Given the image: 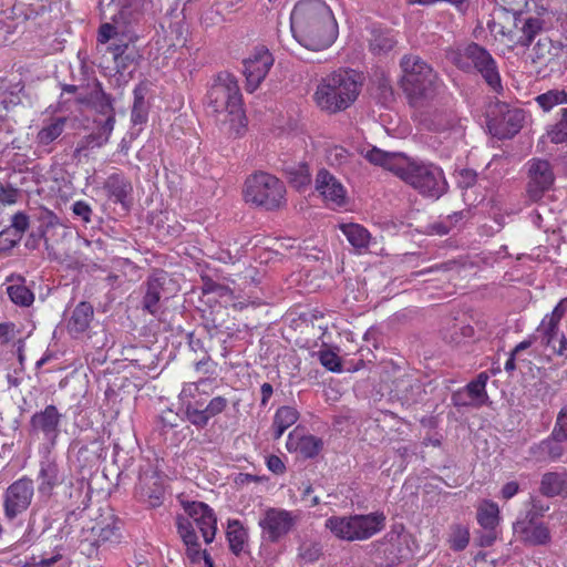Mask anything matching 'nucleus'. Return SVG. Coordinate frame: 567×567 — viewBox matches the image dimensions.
<instances>
[{"label": "nucleus", "mask_w": 567, "mask_h": 567, "mask_svg": "<svg viewBox=\"0 0 567 567\" xmlns=\"http://www.w3.org/2000/svg\"><path fill=\"white\" fill-rule=\"evenodd\" d=\"M293 38L306 49L320 51L337 39L338 24L323 0H301L290 14Z\"/></svg>", "instance_id": "1"}, {"label": "nucleus", "mask_w": 567, "mask_h": 567, "mask_svg": "<svg viewBox=\"0 0 567 567\" xmlns=\"http://www.w3.org/2000/svg\"><path fill=\"white\" fill-rule=\"evenodd\" d=\"M207 105L217 121L228 125L227 132L240 136L246 130L247 118L243 110L241 94L237 81L229 73H220L207 93Z\"/></svg>", "instance_id": "2"}, {"label": "nucleus", "mask_w": 567, "mask_h": 567, "mask_svg": "<svg viewBox=\"0 0 567 567\" xmlns=\"http://www.w3.org/2000/svg\"><path fill=\"white\" fill-rule=\"evenodd\" d=\"M363 84L362 75L351 69H339L324 76L318 84L315 99L321 110L338 113L350 107L358 99Z\"/></svg>", "instance_id": "3"}, {"label": "nucleus", "mask_w": 567, "mask_h": 567, "mask_svg": "<svg viewBox=\"0 0 567 567\" xmlns=\"http://www.w3.org/2000/svg\"><path fill=\"white\" fill-rule=\"evenodd\" d=\"M447 58L458 70L480 74L493 91L503 90L497 62L488 50L478 43L471 42L461 50H451Z\"/></svg>", "instance_id": "4"}, {"label": "nucleus", "mask_w": 567, "mask_h": 567, "mask_svg": "<svg viewBox=\"0 0 567 567\" xmlns=\"http://www.w3.org/2000/svg\"><path fill=\"white\" fill-rule=\"evenodd\" d=\"M398 177L422 196L433 199H439L449 189L443 169L433 163L411 161L405 157Z\"/></svg>", "instance_id": "5"}, {"label": "nucleus", "mask_w": 567, "mask_h": 567, "mask_svg": "<svg viewBox=\"0 0 567 567\" xmlns=\"http://www.w3.org/2000/svg\"><path fill=\"white\" fill-rule=\"evenodd\" d=\"M244 196L247 203L266 210L280 209L286 205L285 184L266 172H256L247 177Z\"/></svg>", "instance_id": "6"}, {"label": "nucleus", "mask_w": 567, "mask_h": 567, "mask_svg": "<svg viewBox=\"0 0 567 567\" xmlns=\"http://www.w3.org/2000/svg\"><path fill=\"white\" fill-rule=\"evenodd\" d=\"M35 495L34 483L28 476L12 482L2 494V512L8 523H14L32 505Z\"/></svg>", "instance_id": "7"}, {"label": "nucleus", "mask_w": 567, "mask_h": 567, "mask_svg": "<svg viewBox=\"0 0 567 567\" xmlns=\"http://www.w3.org/2000/svg\"><path fill=\"white\" fill-rule=\"evenodd\" d=\"M525 112L518 107H511L507 103L497 102L487 113V126L493 136L504 140L512 138L523 127Z\"/></svg>", "instance_id": "8"}, {"label": "nucleus", "mask_w": 567, "mask_h": 567, "mask_svg": "<svg viewBox=\"0 0 567 567\" xmlns=\"http://www.w3.org/2000/svg\"><path fill=\"white\" fill-rule=\"evenodd\" d=\"M64 415L54 404L47 405L43 410L32 414L29 421V434L38 440H43L54 446L61 433Z\"/></svg>", "instance_id": "9"}, {"label": "nucleus", "mask_w": 567, "mask_h": 567, "mask_svg": "<svg viewBox=\"0 0 567 567\" xmlns=\"http://www.w3.org/2000/svg\"><path fill=\"white\" fill-rule=\"evenodd\" d=\"M169 276L163 270H155L142 285L144 291L141 307L152 316H157L162 309V300L171 297Z\"/></svg>", "instance_id": "10"}, {"label": "nucleus", "mask_w": 567, "mask_h": 567, "mask_svg": "<svg viewBox=\"0 0 567 567\" xmlns=\"http://www.w3.org/2000/svg\"><path fill=\"white\" fill-rule=\"evenodd\" d=\"M297 515L282 508H268L259 519L262 538L269 543H277L286 536L296 525Z\"/></svg>", "instance_id": "11"}, {"label": "nucleus", "mask_w": 567, "mask_h": 567, "mask_svg": "<svg viewBox=\"0 0 567 567\" xmlns=\"http://www.w3.org/2000/svg\"><path fill=\"white\" fill-rule=\"evenodd\" d=\"M527 166V195L530 200L538 202L553 187L555 174L550 163L546 159L532 158L528 161Z\"/></svg>", "instance_id": "12"}, {"label": "nucleus", "mask_w": 567, "mask_h": 567, "mask_svg": "<svg viewBox=\"0 0 567 567\" xmlns=\"http://www.w3.org/2000/svg\"><path fill=\"white\" fill-rule=\"evenodd\" d=\"M145 3L146 0H110L104 4V0H100L97 8L102 19L128 24L142 16Z\"/></svg>", "instance_id": "13"}, {"label": "nucleus", "mask_w": 567, "mask_h": 567, "mask_svg": "<svg viewBox=\"0 0 567 567\" xmlns=\"http://www.w3.org/2000/svg\"><path fill=\"white\" fill-rule=\"evenodd\" d=\"M274 64V58L265 47L257 48L255 52L244 60V74L246 89L254 92L260 85Z\"/></svg>", "instance_id": "14"}, {"label": "nucleus", "mask_w": 567, "mask_h": 567, "mask_svg": "<svg viewBox=\"0 0 567 567\" xmlns=\"http://www.w3.org/2000/svg\"><path fill=\"white\" fill-rule=\"evenodd\" d=\"M412 551L405 538L400 535H391L380 543L375 550V563L381 567H393L402 561L411 559Z\"/></svg>", "instance_id": "15"}, {"label": "nucleus", "mask_w": 567, "mask_h": 567, "mask_svg": "<svg viewBox=\"0 0 567 567\" xmlns=\"http://www.w3.org/2000/svg\"><path fill=\"white\" fill-rule=\"evenodd\" d=\"M188 520L197 526L205 543L214 540L217 530V518L214 511L203 502H187L184 505Z\"/></svg>", "instance_id": "16"}, {"label": "nucleus", "mask_w": 567, "mask_h": 567, "mask_svg": "<svg viewBox=\"0 0 567 567\" xmlns=\"http://www.w3.org/2000/svg\"><path fill=\"white\" fill-rule=\"evenodd\" d=\"M114 99L103 90L102 83L97 79L89 82L87 94L79 97V104L94 110V116L115 117Z\"/></svg>", "instance_id": "17"}, {"label": "nucleus", "mask_w": 567, "mask_h": 567, "mask_svg": "<svg viewBox=\"0 0 567 567\" xmlns=\"http://www.w3.org/2000/svg\"><path fill=\"white\" fill-rule=\"evenodd\" d=\"M316 189L327 203L342 206L346 203V189L327 169L322 168L316 176Z\"/></svg>", "instance_id": "18"}, {"label": "nucleus", "mask_w": 567, "mask_h": 567, "mask_svg": "<svg viewBox=\"0 0 567 567\" xmlns=\"http://www.w3.org/2000/svg\"><path fill=\"white\" fill-rule=\"evenodd\" d=\"M415 78L417 81L413 84L401 81V86L412 104H419L421 101L432 97L435 94L437 83L436 73H433V76L421 73Z\"/></svg>", "instance_id": "19"}, {"label": "nucleus", "mask_w": 567, "mask_h": 567, "mask_svg": "<svg viewBox=\"0 0 567 567\" xmlns=\"http://www.w3.org/2000/svg\"><path fill=\"white\" fill-rule=\"evenodd\" d=\"M564 44L560 41H553L550 38H540L533 48L532 62L542 66L557 64Z\"/></svg>", "instance_id": "20"}, {"label": "nucleus", "mask_w": 567, "mask_h": 567, "mask_svg": "<svg viewBox=\"0 0 567 567\" xmlns=\"http://www.w3.org/2000/svg\"><path fill=\"white\" fill-rule=\"evenodd\" d=\"M136 491L140 499L150 507H158L162 505L164 487L157 475L152 474L140 477V484Z\"/></svg>", "instance_id": "21"}, {"label": "nucleus", "mask_w": 567, "mask_h": 567, "mask_svg": "<svg viewBox=\"0 0 567 567\" xmlns=\"http://www.w3.org/2000/svg\"><path fill=\"white\" fill-rule=\"evenodd\" d=\"M513 530L518 540L526 546H546L551 542L550 530L544 523L513 526Z\"/></svg>", "instance_id": "22"}, {"label": "nucleus", "mask_w": 567, "mask_h": 567, "mask_svg": "<svg viewBox=\"0 0 567 567\" xmlns=\"http://www.w3.org/2000/svg\"><path fill=\"white\" fill-rule=\"evenodd\" d=\"M322 447V440L315 435H299L297 431H292L288 435L287 449L289 451H298L307 458L317 456Z\"/></svg>", "instance_id": "23"}, {"label": "nucleus", "mask_w": 567, "mask_h": 567, "mask_svg": "<svg viewBox=\"0 0 567 567\" xmlns=\"http://www.w3.org/2000/svg\"><path fill=\"white\" fill-rule=\"evenodd\" d=\"M92 534L95 536L97 544L113 545L121 540V522L114 515L110 514L103 518L95 526L91 528Z\"/></svg>", "instance_id": "24"}, {"label": "nucleus", "mask_w": 567, "mask_h": 567, "mask_svg": "<svg viewBox=\"0 0 567 567\" xmlns=\"http://www.w3.org/2000/svg\"><path fill=\"white\" fill-rule=\"evenodd\" d=\"M38 480L39 493L43 496L50 497L53 493L54 487L61 484L62 482L59 465L56 464V462L49 458L42 461L40 463Z\"/></svg>", "instance_id": "25"}, {"label": "nucleus", "mask_w": 567, "mask_h": 567, "mask_svg": "<svg viewBox=\"0 0 567 567\" xmlns=\"http://www.w3.org/2000/svg\"><path fill=\"white\" fill-rule=\"evenodd\" d=\"M385 526V515L382 512H374L367 515H355L357 540L372 537Z\"/></svg>", "instance_id": "26"}, {"label": "nucleus", "mask_w": 567, "mask_h": 567, "mask_svg": "<svg viewBox=\"0 0 567 567\" xmlns=\"http://www.w3.org/2000/svg\"><path fill=\"white\" fill-rule=\"evenodd\" d=\"M514 25L522 32L517 43L523 47H528L543 30L544 20L537 17H524L523 13H517L514 17Z\"/></svg>", "instance_id": "27"}, {"label": "nucleus", "mask_w": 567, "mask_h": 567, "mask_svg": "<svg viewBox=\"0 0 567 567\" xmlns=\"http://www.w3.org/2000/svg\"><path fill=\"white\" fill-rule=\"evenodd\" d=\"M11 285L7 288L10 300L20 307H29L34 301V293L25 286V278L18 274H12L7 278Z\"/></svg>", "instance_id": "28"}, {"label": "nucleus", "mask_w": 567, "mask_h": 567, "mask_svg": "<svg viewBox=\"0 0 567 567\" xmlns=\"http://www.w3.org/2000/svg\"><path fill=\"white\" fill-rule=\"evenodd\" d=\"M324 525L337 538L348 542L357 540L355 515L331 516L326 520Z\"/></svg>", "instance_id": "29"}, {"label": "nucleus", "mask_w": 567, "mask_h": 567, "mask_svg": "<svg viewBox=\"0 0 567 567\" xmlns=\"http://www.w3.org/2000/svg\"><path fill=\"white\" fill-rule=\"evenodd\" d=\"M177 532L187 547V555L192 561L199 559L200 548L197 535L194 529V525L185 518V516L178 515L176 517Z\"/></svg>", "instance_id": "30"}, {"label": "nucleus", "mask_w": 567, "mask_h": 567, "mask_svg": "<svg viewBox=\"0 0 567 567\" xmlns=\"http://www.w3.org/2000/svg\"><path fill=\"white\" fill-rule=\"evenodd\" d=\"M401 69L403 72L401 81H406L410 84L415 83L417 80L415 75L427 74V76H433V69L424 60H422L419 55L406 54L401 59Z\"/></svg>", "instance_id": "31"}, {"label": "nucleus", "mask_w": 567, "mask_h": 567, "mask_svg": "<svg viewBox=\"0 0 567 567\" xmlns=\"http://www.w3.org/2000/svg\"><path fill=\"white\" fill-rule=\"evenodd\" d=\"M104 188L114 203H120L122 206L127 207V197L133 190L128 179L121 174H112L105 181Z\"/></svg>", "instance_id": "32"}, {"label": "nucleus", "mask_w": 567, "mask_h": 567, "mask_svg": "<svg viewBox=\"0 0 567 567\" xmlns=\"http://www.w3.org/2000/svg\"><path fill=\"white\" fill-rule=\"evenodd\" d=\"M365 158L374 165H380L385 169L399 176L400 171L405 161V156L395 153H388L380 148L373 147L365 154Z\"/></svg>", "instance_id": "33"}, {"label": "nucleus", "mask_w": 567, "mask_h": 567, "mask_svg": "<svg viewBox=\"0 0 567 567\" xmlns=\"http://www.w3.org/2000/svg\"><path fill=\"white\" fill-rule=\"evenodd\" d=\"M539 491L544 496H567V472L545 473L540 481Z\"/></svg>", "instance_id": "34"}, {"label": "nucleus", "mask_w": 567, "mask_h": 567, "mask_svg": "<svg viewBox=\"0 0 567 567\" xmlns=\"http://www.w3.org/2000/svg\"><path fill=\"white\" fill-rule=\"evenodd\" d=\"M94 310L90 302H80L68 321V330L70 333L79 334L84 332L93 319Z\"/></svg>", "instance_id": "35"}, {"label": "nucleus", "mask_w": 567, "mask_h": 567, "mask_svg": "<svg viewBox=\"0 0 567 567\" xmlns=\"http://www.w3.org/2000/svg\"><path fill=\"white\" fill-rule=\"evenodd\" d=\"M226 537L229 549L234 555L240 556L243 553H246L248 533L238 519L228 522Z\"/></svg>", "instance_id": "36"}, {"label": "nucleus", "mask_w": 567, "mask_h": 567, "mask_svg": "<svg viewBox=\"0 0 567 567\" xmlns=\"http://www.w3.org/2000/svg\"><path fill=\"white\" fill-rule=\"evenodd\" d=\"M298 419L299 412L295 408L288 405L280 406L276 411L272 420L271 427L274 440H279L286 430L293 425Z\"/></svg>", "instance_id": "37"}, {"label": "nucleus", "mask_w": 567, "mask_h": 567, "mask_svg": "<svg viewBox=\"0 0 567 567\" xmlns=\"http://www.w3.org/2000/svg\"><path fill=\"white\" fill-rule=\"evenodd\" d=\"M529 453L538 461H556L564 454V447L561 444L547 437L538 444L530 446Z\"/></svg>", "instance_id": "38"}, {"label": "nucleus", "mask_w": 567, "mask_h": 567, "mask_svg": "<svg viewBox=\"0 0 567 567\" xmlns=\"http://www.w3.org/2000/svg\"><path fill=\"white\" fill-rule=\"evenodd\" d=\"M284 172L288 182L298 190L303 189L311 182L309 166L306 163L286 165Z\"/></svg>", "instance_id": "39"}, {"label": "nucleus", "mask_w": 567, "mask_h": 567, "mask_svg": "<svg viewBox=\"0 0 567 567\" xmlns=\"http://www.w3.org/2000/svg\"><path fill=\"white\" fill-rule=\"evenodd\" d=\"M421 383L411 377L399 378L394 381V391L396 395L408 403L417 401V398L421 394Z\"/></svg>", "instance_id": "40"}, {"label": "nucleus", "mask_w": 567, "mask_h": 567, "mask_svg": "<svg viewBox=\"0 0 567 567\" xmlns=\"http://www.w3.org/2000/svg\"><path fill=\"white\" fill-rule=\"evenodd\" d=\"M146 87L142 84L134 89V103L131 112V121L134 125L144 124L148 117V106L145 101Z\"/></svg>", "instance_id": "41"}, {"label": "nucleus", "mask_w": 567, "mask_h": 567, "mask_svg": "<svg viewBox=\"0 0 567 567\" xmlns=\"http://www.w3.org/2000/svg\"><path fill=\"white\" fill-rule=\"evenodd\" d=\"M203 405V401H195L187 402L185 406H182L187 421L199 430L206 427L210 420Z\"/></svg>", "instance_id": "42"}, {"label": "nucleus", "mask_w": 567, "mask_h": 567, "mask_svg": "<svg viewBox=\"0 0 567 567\" xmlns=\"http://www.w3.org/2000/svg\"><path fill=\"white\" fill-rule=\"evenodd\" d=\"M341 229L347 237L348 241L358 249L367 248L369 245L370 234L369 231L358 225V224H348L342 225Z\"/></svg>", "instance_id": "43"}, {"label": "nucleus", "mask_w": 567, "mask_h": 567, "mask_svg": "<svg viewBox=\"0 0 567 567\" xmlns=\"http://www.w3.org/2000/svg\"><path fill=\"white\" fill-rule=\"evenodd\" d=\"M498 514L499 509L495 503L485 502L477 509V522L483 528L494 530L498 524Z\"/></svg>", "instance_id": "44"}, {"label": "nucleus", "mask_w": 567, "mask_h": 567, "mask_svg": "<svg viewBox=\"0 0 567 567\" xmlns=\"http://www.w3.org/2000/svg\"><path fill=\"white\" fill-rule=\"evenodd\" d=\"M65 122V117H56L49 125L42 127L37 135L39 144L49 145L55 141L63 133Z\"/></svg>", "instance_id": "45"}, {"label": "nucleus", "mask_w": 567, "mask_h": 567, "mask_svg": "<svg viewBox=\"0 0 567 567\" xmlns=\"http://www.w3.org/2000/svg\"><path fill=\"white\" fill-rule=\"evenodd\" d=\"M559 333V323L555 322L553 319L547 318L546 316L542 320L540 324L536 329V337L540 339V343L544 347H553V341L558 337Z\"/></svg>", "instance_id": "46"}, {"label": "nucleus", "mask_w": 567, "mask_h": 567, "mask_svg": "<svg viewBox=\"0 0 567 567\" xmlns=\"http://www.w3.org/2000/svg\"><path fill=\"white\" fill-rule=\"evenodd\" d=\"M538 105L545 111H550L554 106L567 103V92L565 90H549L536 97Z\"/></svg>", "instance_id": "47"}, {"label": "nucleus", "mask_w": 567, "mask_h": 567, "mask_svg": "<svg viewBox=\"0 0 567 567\" xmlns=\"http://www.w3.org/2000/svg\"><path fill=\"white\" fill-rule=\"evenodd\" d=\"M109 141V138L104 137L100 133L92 131L78 143V146L74 150V156H79L82 152L87 150L102 147L107 144Z\"/></svg>", "instance_id": "48"}, {"label": "nucleus", "mask_w": 567, "mask_h": 567, "mask_svg": "<svg viewBox=\"0 0 567 567\" xmlns=\"http://www.w3.org/2000/svg\"><path fill=\"white\" fill-rule=\"evenodd\" d=\"M463 218L462 212L453 213L452 215L446 216L445 218L432 223L429 228L431 233L443 236L447 235L456 224Z\"/></svg>", "instance_id": "49"}, {"label": "nucleus", "mask_w": 567, "mask_h": 567, "mask_svg": "<svg viewBox=\"0 0 567 567\" xmlns=\"http://www.w3.org/2000/svg\"><path fill=\"white\" fill-rule=\"evenodd\" d=\"M395 41L388 33L373 32L370 40V49L375 54L386 53L393 49Z\"/></svg>", "instance_id": "50"}, {"label": "nucleus", "mask_w": 567, "mask_h": 567, "mask_svg": "<svg viewBox=\"0 0 567 567\" xmlns=\"http://www.w3.org/2000/svg\"><path fill=\"white\" fill-rule=\"evenodd\" d=\"M322 555V545L317 540H305L299 546V557L306 563H315Z\"/></svg>", "instance_id": "51"}, {"label": "nucleus", "mask_w": 567, "mask_h": 567, "mask_svg": "<svg viewBox=\"0 0 567 567\" xmlns=\"http://www.w3.org/2000/svg\"><path fill=\"white\" fill-rule=\"evenodd\" d=\"M551 143L559 144L567 140V107L561 111V118L547 130Z\"/></svg>", "instance_id": "52"}, {"label": "nucleus", "mask_w": 567, "mask_h": 567, "mask_svg": "<svg viewBox=\"0 0 567 567\" xmlns=\"http://www.w3.org/2000/svg\"><path fill=\"white\" fill-rule=\"evenodd\" d=\"M450 546L455 551H461L466 548L470 542V533L466 527L462 525H454L450 537Z\"/></svg>", "instance_id": "53"}, {"label": "nucleus", "mask_w": 567, "mask_h": 567, "mask_svg": "<svg viewBox=\"0 0 567 567\" xmlns=\"http://www.w3.org/2000/svg\"><path fill=\"white\" fill-rule=\"evenodd\" d=\"M548 437L558 444L567 441V419L565 412H558L554 429Z\"/></svg>", "instance_id": "54"}, {"label": "nucleus", "mask_w": 567, "mask_h": 567, "mask_svg": "<svg viewBox=\"0 0 567 567\" xmlns=\"http://www.w3.org/2000/svg\"><path fill=\"white\" fill-rule=\"evenodd\" d=\"M22 237L16 234L9 226L0 231V252L8 254L14 248Z\"/></svg>", "instance_id": "55"}, {"label": "nucleus", "mask_w": 567, "mask_h": 567, "mask_svg": "<svg viewBox=\"0 0 567 567\" xmlns=\"http://www.w3.org/2000/svg\"><path fill=\"white\" fill-rule=\"evenodd\" d=\"M115 122L116 120L113 116H94L92 121L93 131L110 140L114 130Z\"/></svg>", "instance_id": "56"}, {"label": "nucleus", "mask_w": 567, "mask_h": 567, "mask_svg": "<svg viewBox=\"0 0 567 567\" xmlns=\"http://www.w3.org/2000/svg\"><path fill=\"white\" fill-rule=\"evenodd\" d=\"M205 383V380H199L198 382L186 383L178 399L181 401L182 406H185L187 402H195L197 394L199 393V386Z\"/></svg>", "instance_id": "57"}, {"label": "nucleus", "mask_w": 567, "mask_h": 567, "mask_svg": "<svg viewBox=\"0 0 567 567\" xmlns=\"http://www.w3.org/2000/svg\"><path fill=\"white\" fill-rule=\"evenodd\" d=\"M140 58H141V55L134 47L131 50H128L127 52L123 53L122 55L115 56L114 62H115L117 71L123 72L130 65L137 63Z\"/></svg>", "instance_id": "58"}, {"label": "nucleus", "mask_w": 567, "mask_h": 567, "mask_svg": "<svg viewBox=\"0 0 567 567\" xmlns=\"http://www.w3.org/2000/svg\"><path fill=\"white\" fill-rule=\"evenodd\" d=\"M464 389L478 408L485 404L486 401L488 400L486 389H483L474 381H471L468 384H466Z\"/></svg>", "instance_id": "59"}, {"label": "nucleus", "mask_w": 567, "mask_h": 567, "mask_svg": "<svg viewBox=\"0 0 567 567\" xmlns=\"http://www.w3.org/2000/svg\"><path fill=\"white\" fill-rule=\"evenodd\" d=\"M29 216L23 212H18L11 217V224L9 227L20 237H23V234L29 228Z\"/></svg>", "instance_id": "60"}, {"label": "nucleus", "mask_w": 567, "mask_h": 567, "mask_svg": "<svg viewBox=\"0 0 567 567\" xmlns=\"http://www.w3.org/2000/svg\"><path fill=\"white\" fill-rule=\"evenodd\" d=\"M320 362L324 368L332 372H339L342 369L340 358L330 350L320 352Z\"/></svg>", "instance_id": "61"}, {"label": "nucleus", "mask_w": 567, "mask_h": 567, "mask_svg": "<svg viewBox=\"0 0 567 567\" xmlns=\"http://www.w3.org/2000/svg\"><path fill=\"white\" fill-rule=\"evenodd\" d=\"M228 403L229 402L226 398L218 395L213 398L204 409L209 419H212L223 413L228 406Z\"/></svg>", "instance_id": "62"}, {"label": "nucleus", "mask_w": 567, "mask_h": 567, "mask_svg": "<svg viewBox=\"0 0 567 567\" xmlns=\"http://www.w3.org/2000/svg\"><path fill=\"white\" fill-rule=\"evenodd\" d=\"M37 567H69V561L63 555L56 553L49 557H41L34 563Z\"/></svg>", "instance_id": "63"}, {"label": "nucleus", "mask_w": 567, "mask_h": 567, "mask_svg": "<svg viewBox=\"0 0 567 567\" xmlns=\"http://www.w3.org/2000/svg\"><path fill=\"white\" fill-rule=\"evenodd\" d=\"M457 185L462 189H467L476 184L477 174L474 169L463 168L457 173Z\"/></svg>", "instance_id": "64"}]
</instances>
